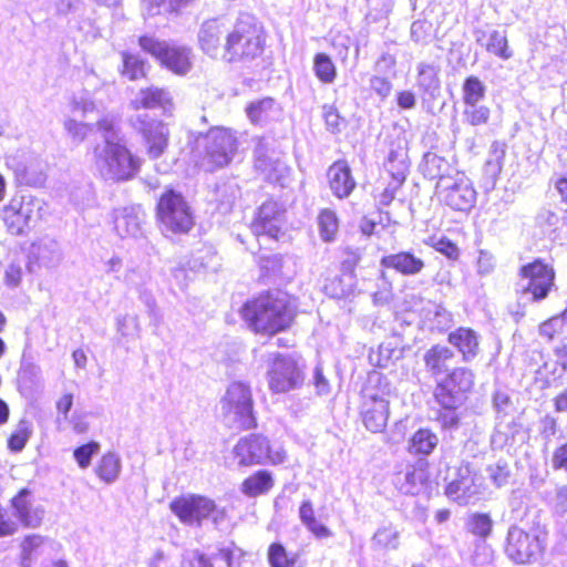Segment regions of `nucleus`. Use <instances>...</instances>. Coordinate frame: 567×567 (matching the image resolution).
<instances>
[{
  "mask_svg": "<svg viewBox=\"0 0 567 567\" xmlns=\"http://www.w3.org/2000/svg\"><path fill=\"white\" fill-rule=\"evenodd\" d=\"M484 38L485 41L483 45L489 54L503 61L513 58L514 52L509 47L507 35L505 32L499 30H493L484 34Z\"/></svg>",
  "mask_w": 567,
  "mask_h": 567,
  "instance_id": "7c9ffc66",
  "label": "nucleus"
},
{
  "mask_svg": "<svg viewBox=\"0 0 567 567\" xmlns=\"http://www.w3.org/2000/svg\"><path fill=\"white\" fill-rule=\"evenodd\" d=\"M217 558L224 561L227 567H235L234 550L231 548H220L217 553Z\"/></svg>",
  "mask_w": 567,
  "mask_h": 567,
  "instance_id": "0e129e2a",
  "label": "nucleus"
},
{
  "mask_svg": "<svg viewBox=\"0 0 567 567\" xmlns=\"http://www.w3.org/2000/svg\"><path fill=\"white\" fill-rule=\"evenodd\" d=\"M486 85L474 74L467 75L462 83V121L470 127L485 126L489 123L492 110L483 104Z\"/></svg>",
  "mask_w": 567,
  "mask_h": 567,
  "instance_id": "ddd939ff",
  "label": "nucleus"
},
{
  "mask_svg": "<svg viewBox=\"0 0 567 567\" xmlns=\"http://www.w3.org/2000/svg\"><path fill=\"white\" fill-rule=\"evenodd\" d=\"M447 341L461 353L465 362L473 360L480 352L478 334L472 328H456L449 333Z\"/></svg>",
  "mask_w": 567,
  "mask_h": 567,
  "instance_id": "5701e85b",
  "label": "nucleus"
},
{
  "mask_svg": "<svg viewBox=\"0 0 567 567\" xmlns=\"http://www.w3.org/2000/svg\"><path fill=\"white\" fill-rule=\"evenodd\" d=\"M121 65L118 66V74L131 81H145L148 79L151 64L140 53L124 50L120 53Z\"/></svg>",
  "mask_w": 567,
  "mask_h": 567,
  "instance_id": "393cba45",
  "label": "nucleus"
},
{
  "mask_svg": "<svg viewBox=\"0 0 567 567\" xmlns=\"http://www.w3.org/2000/svg\"><path fill=\"white\" fill-rule=\"evenodd\" d=\"M554 508L558 514H567V486H560L556 489L554 498Z\"/></svg>",
  "mask_w": 567,
  "mask_h": 567,
  "instance_id": "6e6d98bb",
  "label": "nucleus"
},
{
  "mask_svg": "<svg viewBox=\"0 0 567 567\" xmlns=\"http://www.w3.org/2000/svg\"><path fill=\"white\" fill-rule=\"evenodd\" d=\"M431 481V463L426 458L416 460L405 473V482L411 487L426 486Z\"/></svg>",
  "mask_w": 567,
  "mask_h": 567,
  "instance_id": "72a5a7b5",
  "label": "nucleus"
},
{
  "mask_svg": "<svg viewBox=\"0 0 567 567\" xmlns=\"http://www.w3.org/2000/svg\"><path fill=\"white\" fill-rule=\"evenodd\" d=\"M44 538L40 535L25 536L21 542V559L23 564L29 565L32 558L39 553L43 545Z\"/></svg>",
  "mask_w": 567,
  "mask_h": 567,
  "instance_id": "37998d69",
  "label": "nucleus"
},
{
  "mask_svg": "<svg viewBox=\"0 0 567 567\" xmlns=\"http://www.w3.org/2000/svg\"><path fill=\"white\" fill-rule=\"evenodd\" d=\"M64 128L69 133V135L76 142H83L89 132L91 131V126L86 123L78 122L73 118H68L64 122Z\"/></svg>",
  "mask_w": 567,
  "mask_h": 567,
  "instance_id": "49530a36",
  "label": "nucleus"
},
{
  "mask_svg": "<svg viewBox=\"0 0 567 567\" xmlns=\"http://www.w3.org/2000/svg\"><path fill=\"white\" fill-rule=\"evenodd\" d=\"M388 411L383 400H374L372 405L362 411V421L371 432H380L386 425Z\"/></svg>",
  "mask_w": 567,
  "mask_h": 567,
  "instance_id": "2f4dec72",
  "label": "nucleus"
},
{
  "mask_svg": "<svg viewBox=\"0 0 567 567\" xmlns=\"http://www.w3.org/2000/svg\"><path fill=\"white\" fill-rule=\"evenodd\" d=\"M417 75L420 78L419 81V87L426 92L431 87H437L439 86V78L436 74L435 69L430 64H420L417 66Z\"/></svg>",
  "mask_w": 567,
  "mask_h": 567,
  "instance_id": "c03bdc74",
  "label": "nucleus"
},
{
  "mask_svg": "<svg viewBox=\"0 0 567 567\" xmlns=\"http://www.w3.org/2000/svg\"><path fill=\"white\" fill-rule=\"evenodd\" d=\"M274 105L275 100L272 97H264L252 102L246 107L247 116L254 124H260L269 117Z\"/></svg>",
  "mask_w": 567,
  "mask_h": 567,
  "instance_id": "58836bf2",
  "label": "nucleus"
},
{
  "mask_svg": "<svg viewBox=\"0 0 567 567\" xmlns=\"http://www.w3.org/2000/svg\"><path fill=\"white\" fill-rule=\"evenodd\" d=\"M466 532L475 537L480 543L476 544L474 557L480 555V550L483 551L491 548L485 545V540L493 535L494 520L489 513L474 512L471 513L465 523Z\"/></svg>",
  "mask_w": 567,
  "mask_h": 567,
  "instance_id": "4be33fe9",
  "label": "nucleus"
},
{
  "mask_svg": "<svg viewBox=\"0 0 567 567\" xmlns=\"http://www.w3.org/2000/svg\"><path fill=\"white\" fill-rule=\"evenodd\" d=\"M389 182L380 194V200L383 205H389L393 202L398 190L402 187L405 182V175L401 172L388 171Z\"/></svg>",
  "mask_w": 567,
  "mask_h": 567,
  "instance_id": "ea45409f",
  "label": "nucleus"
},
{
  "mask_svg": "<svg viewBox=\"0 0 567 567\" xmlns=\"http://www.w3.org/2000/svg\"><path fill=\"white\" fill-rule=\"evenodd\" d=\"M481 492L476 484V474L470 463H461L456 467V477L449 482L444 494L460 505H467Z\"/></svg>",
  "mask_w": 567,
  "mask_h": 567,
  "instance_id": "f3484780",
  "label": "nucleus"
},
{
  "mask_svg": "<svg viewBox=\"0 0 567 567\" xmlns=\"http://www.w3.org/2000/svg\"><path fill=\"white\" fill-rule=\"evenodd\" d=\"M285 209L275 200H266L256 210L249 229L258 241V250L256 251V260L258 266L265 271L275 270L281 267V256L267 255L261 239L268 237L275 241L284 235Z\"/></svg>",
  "mask_w": 567,
  "mask_h": 567,
  "instance_id": "39448f33",
  "label": "nucleus"
},
{
  "mask_svg": "<svg viewBox=\"0 0 567 567\" xmlns=\"http://www.w3.org/2000/svg\"><path fill=\"white\" fill-rule=\"evenodd\" d=\"M554 410L557 413H566L567 412V388L563 391L558 392L553 398Z\"/></svg>",
  "mask_w": 567,
  "mask_h": 567,
  "instance_id": "bf43d9fd",
  "label": "nucleus"
},
{
  "mask_svg": "<svg viewBox=\"0 0 567 567\" xmlns=\"http://www.w3.org/2000/svg\"><path fill=\"white\" fill-rule=\"evenodd\" d=\"M140 134L145 144V151L150 158H159L168 148L169 130L161 120L141 121Z\"/></svg>",
  "mask_w": 567,
  "mask_h": 567,
  "instance_id": "a211bd4d",
  "label": "nucleus"
},
{
  "mask_svg": "<svg viewBox=\"0 0 567 567\" xmlns=\"http://www.w3.org/2000/svg\"><path fill=\"white\" fill-rule=\"evenodd\" d=\"M555 188L560 196L561 203L567 205V177L561 176L556 179Z\"/></svg>",
  "mask_w": 567,
  "mask_h": 567,
  "instance_id": "680f3d73",
  "label": "nucleus"
},
{
  "mask_svg": "<svg viewBox=\"0 0 567 567\" xmlns=\"http://www.w3.org/2000/svg\"><path fill=\"white\" fill-rule=\"evenodd\" d=\"M318 225L323 240H332L338 230V219L333 212L324 209L319 214Z\"/></svg>",
  "mask_w": 567,
  "mask_h": 567,
  "instance_id": "a19ab883",
  "label": "nucleus"
},
{
  "mask_svg": "<svg viewBox=\"0 0 567 567\" xmlns=\"http://www.w3.org/2000/svg\"><path fill=\"white\" fill-rule=\"evenodd\" d=\"M32 200L25 197H13L2 208V220L9 233L22 234L28 227L33 213Z\"/></svg>",
  "mask_w": 567,
  "mask_h": 567,
  "instance_id": "6ab92c4d",
  "label": "nucleus"
},
{
  "mask_svg": "<svg viewBox=\"0 0 567 567\" xmlns=\"http://www.w3.org/2000/svg\"><path fill=\"white\" fill-rule=\"evenodd\" d=\"M305 377L298 363L290 357L278 354L267 373L268 386L272 393H286L299 388Z\"/></svg>",
  "mask_w": 567,
  "mask_h": 567,
  "instance_id": "2eb2a0df",
  "label": "nucleus"
},
{
  "mask_svg": "<svg viewBox=\"0 0 567 567\" xmlns=\"http://www.w3.org/2000/svg\"><path fill=\"white\" fill-rule=\"evenodd\" d=\"M195 213L184 194L166 187L155 204V220L164 236H185L195 227Z\"/></svg>",
  "mask_w": 567,
  "mask_h": 567,
  "instance_id": "423d86ee",
  "label": "nucleus"
},
{
  "mask_svg": "<svg viewBox=\"0 0 567 567\" xmlns=\"http://www.w3.org/2000/svg\"><path fill=\"white\" fill-rule=\"evenodd\" d=\"M92 154L99 173L115 182L133 179L142 167V159L121 138H105L104 145H95Z\"/></svg>",
  "mask_w": 567,
  "mask_h": 567,
  "instance_id": "0eeeda50",
  "label": "nucleus"
},
{
  "mask_svg": "<svg viewBox=\"0 0 567 567\" xmlns=\"http://www.w3.org/2000/svg\"><path fill=\"white\" fill-rule=\"evenodd\" d=\"M539 334L548 342H561L567 337V322L555 316L539 324Z\"/></svg>",
  "mask_w": 567,
  "mask_h": 567,
  "instance_id": "e433bc0d",
  "label": "nucleus"
},
{
  "mask_svg": "<svg viewBox=\"0 0 567 567\" xmlns=\"http://www.w3.org/2000/svg\"><path fill=\"white\" fill-rule=\"evenodd\" d=\"M198 141L202 151L196 155L195 164L206 173L227 167L238 148L236 133L227 127H212Z\"/></svg>",
  "mask_w": 567,
  "mask_h": 567,
  "instance_id": "9d476101",
  "label": "nucleus"
},
{
  "mask_svg": "<svg viewBox=\"0 0 567 567\" xmlns=\"http://www.w3.org/2000/svg\"><path fill=\"white\" fill-rule=\"evenodd\" d=\"M275 486V478L271 472L258 470L243 480L240 492L250 498L268 494Z\"/></svg>",
  "mask_w": 567,
  "mask_h": 567,
  "instance_id": "cd10ccee",
  "label": "nucleus"
},
{
  "mask_svg": "<svg viewBox=\"0 0 567 567\" xmlns=\"http://www.w3.org/2000/svg\"><path fill=\"white\" fill-rule=\"evenodd\" d=\"M313 71L317 79L323 83H332L337 76L336 65L327 53H317L313 58Z\"/></svg>",
  "mask_w": 567,
  "mask_h": 567,
  "instance_id": "4c0bfd02",
  "label": "nucleus"
},
{
  "mask_svg": "<svg viewBox=\"0 0 567 567\" xmlns=\"http://www.w3.org/2000/svg\"><path fill=\"white\" fill-rule=\"evenodd\" d=\"M125 223L126 225L133 224L134 226H138L140 216L138 212L134 207H125L120 210L115 216V223Z\"/></svg>",
  "mask_w": 567,
  "mask_h": 567,
  "instance_id": "5fc2aeb1",
  "label": "nucleus"
},
{
  "mask_svg": "<svg viewBox=\"0 0 567 567\" xmlns=\"http://www.w3.org/2000/svg\"><path fill=\"white\" fill-rule=\"evenodd\" d=\"M196 0H150L148 10L154 16H178Z\"/></svg>",
  "mask_w": 567,
  "mask_h": 567,
  "instance_id": "c9c22d12",
  "label": "nucleus"
},
{
  "mask_svg": "<svg viewBox=\"0 0 567 567\" xmlns=\"http://www.w3.org/2000/svg\"><path fill=\"white\" fill-rule=\"evenodd\" d=\"M451 516V511L449 508H441L435 512V519L437 523L442 524L446 522Z\"/></svg>",
  "mask_w": 567,
  "mask_h": 567,
  "instance_id": "338daca9",
  "label": "nucleus"
},
{
  "mask_svg": "<svg viewBox=\"0 0 567 567\" xmlns=\"http://www.w3.org/2000/svg\"><path fill=\"white\" fill-rule=\"evenodd\" d=\"M474 384L475 374L466 367H456L436 381L433 390V401L436 404L434 420L441 430L460 426V408L473 392Z\"/></svg>",
  "mask_w": 567,
  "mask_h": 567,
  "instance_id": "7ed1b4c3",
  "label": "nucleus"
},
{
  "mask_svg": "<svg viewBox=\"0 0 567 567\" xmlns=\"http://www.w3.org/2000/svg\"><path fill=\"white\" fill-rule=\"evenodd\" d=\"M551 462L555 470L567 471V442L554 450Z\"/></svg>",
  "mask_w": 567,
  "mask_h": 567,
  "instance_id": "864d4df0",
  "label": "nucleus"
},
{
  "mask_svg": "<svg viewBox=\"0 0 567 567\" xmlns=\"http://www.w3.org/2000/svg\"><path fill=\"white\" fill-rule=\"evenodd\" d=\"M545 536V529L536 519L520 520L507 530L505 554L514 564H533L544 553Z\"/></svg>",
  "mask_w": 567,
  "mask_h": 567,
  "instance_id": "6e6552de",
  "label": "nucleus"
},
{
  "mask_svg": "<svg viewBox=\"0 0 567 567\" xmlns=\"http://www.w3.org/2000/svg\"><path fill=\"white\" fill-rule=\"evenodd\" d=\"M556 365L567 372V342H561L553 349Z\"/></svg>",
  "mask_w": 567,
  "mask_h": 567,
  "instance_id": "4d7b16f0",
  "label": "nucleus"
},
{
  "mask_svg": "<svg viewBox=\"0 0 567 567\" xmlns=\"http://www.w3.org/2000/svg\"><path fill=\"white\" fill-rule=\"evenodd\" d=\"M326 122L331 125L334 130H339L338 114L336 112H328L326 114Z\"/></svg>",
  "mask_w": 567,
  "mask_h": 567,
  "instance_id": "774afa93",
  "label": "nucleus"
},
{
  "mask_svg": "<svg viewBox=\"0 0 567 567\" xmlns=\"http://www.w3.org/2000/svg\"><path fill=\"white\" fill-rule=\"evenodd\" d=\"M518 277L526 284L523 295H528L532 302L547 299L557 288L555 266L543 258H535L518 268Z\"/></svg>",
  "mask_w": 567,
  "mask_h": 567,
  "instance_id": "f8f14e48",
  "label": "nucleus"
},
{
  "mask_svg": "<svg viewBox=\"0 0 567 567\" xmlns=\"http://www.w3.org/2000/svg\"><path fill=\"white\" fill-rule=\"evenodd\" d=\"M73 360L79 368H84L86 364V354L82 349H76L72 353Z\"/></svg>",
  "mask_w": 567,
  "mask_h": 567,
  "instance_id": "69168bd1",
  "label": "nucleus"
},
{
  "mask_svg": "<svg viewBox=\"0 0 567 567\" xmlns=\"http://www.w3.org/2000/svg\"><path fill=\"white\" fill-rule=\"evenodd\" d=\"M96 128L103 134L112 133L115 130V124L113 120L109 117H102L96 123Z\"/></svg>",
  "mask_w": 567,
  "mask_h": 567,
  "instance_id": "e2e57ef3",
  "label": "nucleus"
},
{
  "mask_svg": "<svg viewBox=\"0 0 567 567\" xmlns=\"http://www.w3.org/2000/svg\"><path fill=\"white\" fill-rule=\"evenodd\" d=\"M74 396L72 393H63L55 402V409L63 420H68L69 412L73 406Z\"/></svg>",
  "mask_w": 567,
  "mask_h": 567,
  "instance_id": "603ef678",
  "label": "nucleus"
},
{
  "mask_svg": "<svg viewBox=\"0 0 567 567\" xmlns=\"http://www.w3.org/2000/svg\"><path fill=\"white\" fill-rule=\"evenodd\" d=\"M432 247L451 260H457L460 257V249L457 245L447 237H441L432 245Z\"/></svg>",
  "mask_w": 567,
  "mask_h": 567,
  "instance_id": "de8ad7c7",
  "label": "nucleus"
},
{
  "mask_svg": "<svg viewBox=\"0 0 567 567\" xmlns=\"http://www.w3.org/2000/svg\"><path fill=\"white\" fill-rule=\"evenodd\" d=\"M23 271L21 266L10 264L4 271V284L8 287H18L22 280Z\"/></svg>",
  "mask_w": 567,
  "mask_h": 567,
  "instance_id": "3c124183",
  "label": "nucleus"
},
{
  "mask_svg": "<svg viewBox=\"0 0 567 567\" xmlns=\"http://www.w3.org/2000/svg\"><path fill=\"white\" fill-rule=\"evenodd\" d=\"M17 530V523L13 519H11L7 511L0 505V538L11 536Z\"/></svg>",
  "mask_w": 567,
  "mask_h": 567,
  "instance_id": "8fccbe9b",
  "label": "nucleus"
},
{
  "mask_svg": "<svg viewBox=\"0 0 567 567\" xmlns=\"http://www.w3.org/2000/svg\"><path fill=\"white\" fill-rule=\"evenodd\" d=\"M299 518L305 527L317 538H328L331 536L330 529L321 522L317 514L313 503L310 499H303L299 506Z\"/></svg>",
  "mask_w": 567,
  "mask_h": 567,
  "instance_id": "c756f323",
  "label": "nucleus"
},
{
  "mask_svg": "<svg viewBox=\"0 0 567 567\" xmlns=\"http://www.w3.org/2000/svg\"><path fill=\"white\" fill-rule=\"evenodd\" d=\"M315 384L317 386L318 393H324L328 391V381L323 377L322 370L320 368H316L315 370Z\"/></svg>",
  "mask_w": 567,
  "mask_h": 567,
  "instance_id": "052dcab7",
  "label": "nucleus"
},
{
  "mask_svg": "<svg viewBox=\"0 0 567 567\" xmlns=\"http://www.w3.org/2000/svg\"><path fill=\"white\" fill-rule=\"evenodd\" d=\"M455 354L446 346L434 344L427 349L423 355L424 367L431 377L437 378L443 373H447L450 363L454 360Z\"/></svg>",
  "mask_w": 567,
  "mask_h": 567,
  "instance_id": "bb28decb",
  "label": "nucleus"
},
{
  "mask_svg": "<svg viewBox=\"0 0 567 567\" xmlns=\"http://www.w3.org/2000/svg\"><path fill=\"white\" fill-rule=\"evenodd\" d=\"M100 451V444L95 441H90L85 444L78 446L73 451V457L81 468H87L91 464L92 456Z\"/></svg>",
  "mask_w": 567,
  "mask_h": 567,
  "instance_id": "79ce46f5",
  "label": "nucleus"
},
{
  "mask_svg": "<svg viewBox=\"0 0 567 567\" xmlns=\"http://www.w3.org/2000/svg\"><path fill=\"white\" fill-rule=\"evenodd\" d=\"M169 509L183 524L200 526L204 519L213 517L217 506L207 496L187 494L175 497L169 503Z\"/></svg>",
  "mask_w": 567,
  "mask_h": 567,
  "instance_id": "4468645a",
  "label": "nucleus"
},
{
  "mask_svg": "<svg viewBox=\"0 0 567 567\" xmlns=\"http://www.w3.org/2000/svg\"><path fill=\"white\" fill-rule=\"evenodd\" d=\"M32 498L33 492L23 487L10 499V505L23 526L34 528L42 522L43 509L33 507Z\"/></svg>",
  "mask_w": 567,
  "mask_h": 567,
  "instance_id": "412c9836",
  "label": "nucleus"
},
{
  "mask_svg": "<svg viewBox=\"0 0 567 567\" xmlns=\"http://www.w3.org/2000/svg\"><path fill=\"white\" fill-rule=\"evenodd\" d=\"M380 264L385 269L394 270L403 276H413L420 274L425 264L412 251H399L383 256Z\"/></svg>",
  "mask_w": 567,
  "mask_h": 567,
  "instance_id": "b1692460",
  "label": "nucleus"
},
{
  "mask_svg": "<svg viewBox=\"0 0 567 567\" xmlns=\"http://www.w3.org/2000/svg\"><path fill=\"white\" fill-rule=\"evenodd\" d=\"M31 431L27 425L18 427L8 437V449L12 452H20L25 446Z\"/></svg>",
  "mask_w": 567,
  "mask_h": 567,
  "instance_id": "a18cd8bd",
  "label": "nucleus"
},
{
  "mask_svg": "<svg viewBox=\"0 0 567 567\" xmlns=\"http://www.w3.org/2000/svg\"><path fill=\"white\" fill-rule=\"evenodd\" d=\"M199 49L226 63H246L264 54L266 32L251 17H240L227 28L220 19L205 21L198 32Z\"/></svg>",
  "mask_w": 567,
  "mask_h": 567,
  "instance_id": "f257e3e1",
  "label": "nucleus"
},
{
  "mask_svg": "<svg viewBox=\"0 0 567 567\" xmlns=\"http://www.w3.org/2000/svg\"><path fill=\"white\" fill-rule=\"evenodd\" d=\"M328 177L332 192L339 198L349 196L354 187L351 169L344 162L333 163L328 171Z\"/></svg>",
  "mask_w": 567,
  "mask_h": 567,
  "instance_id": "c85d7f7f",
  "label": "nucleus"
},
{
  "mask_svg": "<svg viewBox=\"0 0 567 567\" xmlns=\"http://www.w3.org/2000/svg\"><path fill=\"white\" fill-rule=\"evenodd\" d=\"M489 477L493 483L497 486H504L507 484L511 476V471L507 464H495L488 467Z\"/></svg>",
  "mask_w": 567,
  "mask_h": 567,
  "instance_id": "09e8293b",
  "label": "nucleus"
},
{
  "mask_svg": "<svg viewBox=\"0 0 567 567\" xmlns=\"http://www.w3.org/2000/svg\"><path fill=\"white\" fill-rule=\"evenodd\" d=\"M447 168L445 158L432 155L425 159L424 174L430 179H437L435 195L440 203L456 212L470 210L476 198V192L463 173L449 175L442 168Z\"/></svg>",
  "mask_w": 567,
  "mask_h": 567,
  "instance_id": "20e7f679",
  "label": "nucleus"
},
{
  "mask_svg": "<svg viewBox=\"0 0 567 567\" xmlns=\"http://www.w3.org/2000/svg\"><path fill=\"white\" fill-rule=\"evenodd\" d=\"M396 103L403 110H410L415 105V95L411 91H400L396 95Z\"/></svg>",
  "mask_w": 567,
  "mask_h": 567,
  "instance_id": "13d9d810",
  "label": "nucleus"
},
{
  "mask_svg": "<svg viewBox=\"0 0 567 567\" xmlns=\"http://www.w3.org/2000/svg\"><path fill=\"white\" fill-rule=\"evenodd\" d=\"M137 44L141 50L151 55L162 69L175 76H187L194 68L193 50L186 44L162 40L150 33L141 34L137 38Z\"/></svg>",
  "mask_w": 567,
  "mask_h": 567,
  "instance_id": "1a4fd4ad",
  "label": "nucleus"
},
{
  "mask_svg": "<svg viewBox=\"0 0 567 567\" xmlns=\"http://www.w3.org/2000/svg\"><path fill=\"white\" fill-rule=\"evenodd\" d=\"M224 403L227 412L234 414L235 421L241 430L257 427L254 415V402L249 388L240 382L233 383L226 391Z\"/></svg>",
  "mask_w": 567,
  "mask_h": 567,
  "instance_id": "dca6fc26",
  "label": "nucleus"
},
{
  "mask_svg": "<svg viewBox=\"0 0 567 567\" xmlns=\"http://www.w3.org/2000/svg\"><path fill=\"white\" fill-rule=\"evenodd\" d=\"M173 106L174 100L169 91L153 84L140 89L137 96L130 103V107L134 111L154 109L167 111Z\"/></svg>",
  "mask_w": 567,
  "mask_h": 567,
  "instance_id": "aec40b11",
  "label": "nucleus"
},
{
  "mask_svg": "<svg viewBox=\"0 0 567 567\" xmlns=\"http://www.w3.org/2000/svg\"><path fill=\"white\" fill-rule=\"evenodd\" d=\"M439 442L437 434L432 429L423 426L410 435L406 443V452L410 455L424 458L437 449Z\"/></svg>",
  "mask_w": 567,
  "mask_h": 567,
  "instance_id": "a878e982",
  "label": "nucleus"
},
{
  "mask_svg": "<svg viewBox=\"0 0 567 567\" xmlns=\"http://www.w3.org/2000/svg\"><path fill=\"white\" fill-rule=\"evenodd\" d=\"M120 471V458L111 452L103 454L95 466V474L106 484L114 482L118 477Z\"/></svg>",
  "mask_w": 567,
  "mask_h": 567,
  "instance_id": "f704fd0d",
  "label": "nucleus"
},
{
  "mask_svg": "<svg viewBox=\"0 0 567 567\" xmlns=\"http://www.w3.org/2000/svg\"><path fill=\"white\" fill-rule=\"evenodd\" d=\"M269 567H301L298 555L290 553L282 543L274 542L267 548Z\"/></svg>",
  "mask_w": 567,
  "mask_h": 567,
  "instance_id": "473e14b6",
  "label": "nucleus"
},
{
  "mask_svg": "<svg viewBox=\"0 0 567 567\" xmlns=\"http://www.w3.org/2000/svg\"><path fill=\"white\" fill-rule=\"evenodd\" d=\"M240 466L279 465L287 458L282 447H275L270 440L258 433L241 437L234 446Z\"/></svg>",
  "mask_w": 567,
  "mask_h": 567,
  "instance_id": "9b49d317",
  "label": "nucleus"
},
{
  "mask_svg": "<svg viewBox=\"0 0 567 567\" xmlns=\"http://www.w3.org/2000/svg\"><path fill=\"white\" fill-rule=\"evenodd\" d=\"M297 313L295 298L274 290L247 299L239 309L243 321L252 333L269 338L289 330Z\"/></svg>",
  "mask_w": 567,
  "mask_h": 567,
  "instance_id": "f03ea898",
  "label": "nucleus"
}]
</instances>
